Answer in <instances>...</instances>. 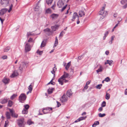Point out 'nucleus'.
<instances>
[{
    "label": "nucleus",
    "mask_w": 127,
    "mask_h": 127,
    "mask_svg": "<svg viewBox=\"0 0 127 127\" xmlns=\"http://www.w3.org/2000/svg\"><path fill=\"white\" fill-rule=\"evenodd\" d=\"M28 62H24L21 63L20 64V67H19V70L22 72L25 69V67L26 68L28 66Z\"/></svg>",
    "instance_id": "nucleus-1"
},
{
    "label": "nucleus",
    "mask_w": 127,
    "mask_h": 127,
    "mask_svg": "<svg viewBox=\"0 0 127 127\" xmlns=\"http://www.w3.org/2000/svg\"><path fill=\"white\" fill-rule=\"evenodd\" d=\"M18 124L20 127H24L26 122L24 121V119L22 118L17 120Z\"/></svg>",
    "instance_id": "nucleus-2"
},
{
    "label": "nucleus",
    "mask_w": 127,
    "mask_h": 127,
    "mask_svg": "<svg viewBox=\"0 0 127 127\" xmlns=\"http://www.w3.org/2000/svg\"><path fill=\"white\" fill-rule=\"evenodd\" d=\"M26 96L24 94H21L19 98L20 101L22 102V101L25 100L26 99Z\"/></svg>",
    "instance_id": "nucleus-3"
},
{
    "label": "nucleus",
    "mask_w": 127,
    "mask_h": 127,
    "mask_svg": "<svg viewBox=\"0 0 127 127\" xmlns=\"http://www.w3.org/2000/svg\"><path fill=\"white\" fill-rule=\"evenodd\" d=\"M65 2L64 0H59L57 3V5L59 7H61L63 6Z\"/></svg>",
    "instance_id": "nucleus-4"
},
{
    "label": "nucleus",
    "mask_w": 127,
    "mask_h": 127,
    "mask_svg": "<svg viewBox=\"0 0 127 127\" xmlns=\"http://www.w3.org/2000/svg\"><path fill=\"white\" fill-rule=\"evenodd\" d=\"M31 50V47H30V45L28 43L26 44L25 46V51L26 52L30 51Z\"/></svg>",
    "instance_id": "nucleus-5"
},
{
    "label": "nucleus",
    "mask_w": 127,
    "mask_h": 127,
    "mask_svg": "<svg viewBox=\"0 0 127 127\" xmlns=\"http://www.w3.org/2000/svg\"><path fill=\"white\" fill-rule=\"evenodd\" d=\"M50 109L52 110V108L51 107L47 108H46L43 109L42 110V111L44 114H47L49 113Z\"/></svg>",
    "instance_id": "nucleus-6"
},
{
    "label": "nucleus",
    "mask_w": 127,
    "mask_h": 127,
    "mask_svg": "<svg viewBox=\"0 0 127 127\" xmlns=\"http://www.w3.org/2000/svg\"><path fill=\"white\" fill-rule=\"evenodd\" d=\"M9 110L11 113V116L12 117L15 118H17L18 117V115L17 114L15 113L14 111L13 110V109H9Z\"/></svg>",
    "instance_id": "nucleus-7"
},
{
    "label": "nucleus",
    "mask_w": 127,
    "mask_h": 127,
    "mask_svg": "<svg viewBox=\"0 0 127 127\" xmlns=\"http://www.w3.org/2000/svg\"><path fill=\"white\" fill-rule=\"evenodd\" d=\"M67 98L65 95H64L60 99L61 102L63 103L65 102L67 100Z\"/></svg>",
    "instance_id": "nucleus-8"
},
{
    "label": "nucleus",
    "mask_w": 127,
    "mask_h": 127,
    "mask_svg": "<svg viewBox=\"0 0 127 127\" xmlns=\"http://www.w3.org/2000/svg\"><path fill=\"white\" fill-rule=\"evenodd\" d=\"M8 9L6 8L2 9L0 10V15H3L7 11Z\"/></svg>",
    "instance_id": "nucleus-9"
},
{
    "label": "nucleus",
    "mask_w": 127,
    "mask_h": 127,
    "mask_svg": "<svg viewBox=\"0 0 127 127\" xmlns=\"http://www.w3.org/2000/svg\"><path fill=\"white\" fill-rule=\"evenodd\" d=\"M68 76V74L66 73L65 72H64V74L61 77V79H63V80H64V79L67 78Z\"/></svg>",
    "instance_id": "nucleus-10"
},
{
    "label": "nucleus",
    "mask_w": 127,
    "mask_h": 127,
    "mask_svg": "<svg viewBox=\"0 0 127 127\" xmlns=\"http://www.w3.org/2000/svg\"><path fill=\"white\" fill-rule=\"evenodd\" d=\"M19 75L17 71H15L12 73L11 76V77L12 78L14 77Z\"/></svg>",
    "instance_id": "nucleus-11"
},
{
    "label": "nucleus",
    "mask_w": 127,
    "mask_h": 127,
    "mask_svg": "<svg viewBox=\"0 0 127 127\" xmlns=\"http://www.w3.org/2000/svg\"><path fill=\"white\" fill-rule=\"evenodd\" d=\"M58 16L59 14H53L50 16V17L54 19H57Z\"/></svg>",
    "instance_id": "nucleus-12"
},
{
    "label": "nucleus",
    "mask_w": 127,
    "mask_h": 127,
    "mask_svg": "<svg viewBox=\"0 0 127 127\" xmlns=\"http://www.w3.org/2000/svg\"><path fill=\"white\" fill-rule=\"evenodd\" d=\"M1 4H5L8 5L9 3V0H1Z\"/></svg>",
    "instance_id": "nucleus-13"
},
{
    "label": "nucleus",
    "mask_w": 127,
    "mask_h": 127,
    "mask_svg": "<svg viewBox=\"0 0 127 127\" xmlns=\"http://www.w3.org/2000/svg\"><path fill=\"white\" fill-rule=\"evenodd\" d=\"M3 82L5 84H7L9 83V79L8 78H4L2 80Z\"/></svg>",
    "instance_id": "nucleus-14"
},
{
    "label": "nucleus",
    "mask_w": 127,
    "mask_h": 127,
    "mask_svg": "<svg viewBox=\"0 0 127 127\" xmlns=\"http://www.w3.org/2000/svg\"><path fill=\"white\" fill-rule=\"evenodd\" d=\"M47 40L44 39L43 41L41 43V48L44 47L46 44V42L47 41Z\"/></svg>",
    "instance_id": "nucleus-15"
},
{
    "label": "nucleus",
    "mask_w": 127,
    "mask_h": 127,
    "mask_svg": "<svg viewBox=\"0 0 127 127\" xmlns=\"http://www.w3.org/2000/svg\"><path fill=\"white\" fill-rule=\"evenodd\" d=\"M105 7L104 6H103L102 7L101 9L99 12L98 14L100 15H102L104 13V10L105 9Z\"/></svg>",
    "instance_id": "nucleus-16"
},
{
    "label": "nucleus",
    "mask_w": 127,
    "mask_h": 127,
    "mask_svg": "<svg viewBox=\"0 0 127 127\" xmlns=\"http://www.w3.org/2000/svg\"><path fill=\"white\" fill-rule=\"evenodd\" d=\"M58 27L59 26L56 25L54 26L51 27V28L53 31H56V29H58Z\"/></svg>",
    "instance_id": "nucleus-17"
},
{
    "label": "nucleus",
    "mask_w": 127,
    "mask_h": 127,
    "mask_svg": "<svg viewBox=\"0 0 127 127\" xmlns=\"http://www.w3.org/2000/svg\"><path fill=\"white\" fill-rule=\"evenodd\" d=\"M77 17H78V18L77 13L76 12H74L73 15L72 17L73 18L71 19V20L73 21H74V20Z\"/></svg>",
    "instance_id": "nucleus-18"
},
{
    "label": "nucleus",
    "mask_w": 127,
    "mask_h": 127,
    "mask_svg": "<svg viewBox=\"0 0 127 127\" xmlns=\"http://www.w3.org/2000/svg\"><path fill=\"white\" fill-rule=\"evenodd\" d=\"M67 95L69 97H70L72 95V93L71 91L70 90H68L67 91Z\"/></svg>",
    "instance_id": "nucleus-19"
},
{
    "label": "nucleus",
    "mask_w": 127,
    "mask_h": 127,
    "mask_svg": "<svg viewBox=\"0 0 127 127\" xmlns=\"http://www.w3.org/2000/svg\"><path fill=\"white\" fill-rule=\"evenodd\" d=\"M85 15V13L84 11L82 10L80 11L79 12V15L80 17L84 16Z\"/></svg>",
    "instance_id": "nucleus-20"
},
{
    "label": "nucleus",
    "mask_w": 127,
    "mask_h": 127,
    "mask_svg": "<svg viewBox=\"0 0 127 127\" xmlns=\"http://www.w3.org/2000/svg\"><path fill=\"white\" fill-rule=\"evenodd\" d=\"M71 62H70L67 64L66 65L65 67V69L66 70H67L68 69L71 65Z\"/></svg>",
    "instance_id": "nucleus-21"
},
{
    "label": "nucleus",
    "mask_w": 127,
    "mask_h": 127,
    "mask_svg": "<svg viewBox=\"0 0 127 127\" xmlns=\"http://www.w3.org/2000/svg\"><path fill=\"white\" fill-rule=\"evenodd\" d=\"M8 101V99L6 98L3 99L1 101V103L2 104H4L6 103Z\"/></svg>",
    "instance_id": "nucleus-22"
},
{
    "label": "nucleus",
    "mask_w": 127,
    "mask_h": 127,
    "mask_svg": "<svg viewBox=\"0 0 127 127\" xmlns=\"http://www.w3.org/2000/svg\"><path fill=\"white\" fill-rule=\"evenodd\" d=\"M57 70V68L55 67H54L53 68V70L52 71H51V73L54 74V76L55 77V71H56Z\"/></svg>",
    "instance_id": "nucleus-23"
},
{
    "label": "nucleus",
    "mask_w": 127,
    "mask_h": 127,
    "mask_svg": "<svg viewBox=\"0 0 127 127\" xmlns=\"http://www.w3.org/2000/svg\"><path fill=\"white\" fill-rule=\"evenodd\" d=\"M58 81L61 85L63 84V79H61V77L58 79Z\"/></svg>",
    "instance_id": "nucleus-24"
},
{
    "label": "nucleus",
    "mask_w": 127,
    "mask_h": 127,
    "mask_svg": "<svg viewBox=\"0 0 127 127\" xmlns=\"http://www.w3.org/2000/svg\"><path fill=\"white\" fill-rule=\"evenodd\" d=\"M6 117L7 119H10V116L9 112H6Z\"/></svg>",
    "instance_id": "nucleus-25"
},
{
    "label": "nucleus",
    "mask_w": 127,
    "mask_h": 127,
    "mask_svg": "<svg viewBox=\"0 0 127 127\" xmlns=\"http://www.w3.org/2000/svg\"><path fill=\"white\" fill-rule=\"evenodd\" d=\"M53 0H46V2L48 5H50L51 4Z\"/></svg>",
    "instance_id": "nucleus-26"
},
{
    "label": "nucleus",
    "mask_w": 127,
    "mask_h": 127,
    "mask_svg": "<svg viewBox=\"0 0 127 127\" xmlns=\"http://www.w3.org/2000/svg\"><path fill=\"white\" fill-rule=\"evenodd\" d=\"M54 89V88H52L51 89H48V94H51L53 92V90Z\"/></svg>",
    "instance_id": "nucleus-27"
},
{
    "label": "nucleus",
    "mask_w": 127,
    "mask_h": 127,
    "mask_svg": "<svg viewBox=\"0 0 127 127\" xmlns=\"http://www.w3.org/2000/svg\"><path fill=\"white\" fill-rule=\"evenodd\" d=\"M58 40L57 37H56V39L55 41V43L54 46V47H56L58 44Z\"/></svg>",
    "instance_id": "nucleus-28"
},
{
    "label": "nucleus",
    "mask_w": 127,
    "mask_h": 127,
    "mask_svg": "<svg viewBox=\"0 0 127 127\" xmlns=\"http://www.w3.org/2000/svg\"><path fill=\"white\" fill-rule=\"evenodd\" d=\"M65 33V32L62 31L60 33V34L59 36V38H62L64 34Z\"/></svg>",
    "instance_id": "nucleus-29"
},
{
    "label": "nucleus",
    "mask_w": 127,
    "mask_h": 127,
    "mask_svg": "<svg viewBox=\"0 0 127 127\" xmlns=\"http://www.w3.org/2000/svg\"><path fill=\"white\" fill-rule=\"evenodd\" d=\"M102 68L101 66H100L99 68L97 70H96V71L97 73H98L99 72H101L102 71Z\"/></svg>",
    "instance_id": "nucleus-30"
},
{
    "label": "nucleus",
    "mask_w": 127,
    "mask_h": 127,
    "mask_svg": "<svg viewBox=\"0 0 127 127\" xmlns=\"http://www.w3.org/2000/svg\"><path fill=\"white\" fill-rule=\"evenodd\" d=\"M13 102L11 100H9L8 105V106L11 107L13 105Z\"/></svg>",
    "instance_id": "nucleus-31"
},
{
    "label": "nucleus",
    "mask_w": 127,
    "mask_h": 127,
    "mask_svg": "<svg viewBox=\"0 0 127 127\" xmlns=\"http://www.w3.org/2000/svg\"><path fill=\"white\" fill-rule=\"evenodd\" d=\"M10 48L9 47H7L5 48L4 50V52H8L10 49Z\"/></svg>",
    "instance_id": "nucleus-32"
},
{
    "label": "nucleus",
    "mask_w": 127,
    "mask_h": 127,
    "mask_svg": "<svg viewBox=\"0 0 127 127\" xmlns=\"http://www.w3.org/2000/svg\"><path fill=\"white\" fill-rule=\"evenodd\" d=\"M105 96L106 99H107L108 100L110 98V95L109 94L107 93H106Z\"/></svg>",
    "instance_id": "nucleus-33"
},
{
    "label": "nucleus",
    "mask_w": 127,
    "mask_h": 127,
    "mask_svg": "<svg viewBox=\"0 0 127 127\" xmlns=\"http://www.w3.org/2000/svg\"><path fill=\"white\" fill-rule=\"evenodd\" d=\"M32 83H31V84L28 87V89L29 90V91H32Z\"/></svg>",
    "instance_id": "nucleus-34"
},
{
    "label": "nucleus",
    "mask_w": 127,
    "mask_h": 127,
    "mask_svg": "<svg viewBox=\"0 0 127 127\" xmlns=\"http://www.w3.org/2000/svg\"><path fill=\"white\" fill-rule=\"evenodd\" d=\"M17 95L16 94H13L10 97V99L13 100L14 99L16 96Z\"/></svg>",
    "instance_id": "nucleus-35"
},
{
    "label": "nucleus",
    "mask_w": 127,
    "mask_h": 127,
    "mask_svg": "<svg viewBox=\"0 0 127 127\" xmlns=\"http://www.w3.org/2000/svg\"><path fill=\"white\" fill-rule=\"evenodd\" d=\"M46 13H51V9H47L46 10Z\"/></svg>",
    "instance_id": "nucleus-36"
},
{
    "label": "nucleus",
    "mask_w": 127,
    "mask_h": 127,
    "mask_svg": "<svg viewBox=\"0 0 127 127\" xmlns=\"http://www.w3.org/2000/svg\"><path fill=\"white\" fill-rule=\"evenodd\" d=\"M107 63L109 64L110 65H111V64L113 62V61L112 60H108L107 61Z\"/></svg>",
    "instance_id": "nucleus-37"
},
{
    "label": "nucleus",
    "mask_w": 127,
    "mask_h": 127,
    "mask_svg": "<svg viewBox=\"0 0 127 127\" xmlns=\"http://www.w3.org/2000/svg\"><path fill=\"white\" fill-rule=\"evenodd\" d=\"M28 111L27 110L24 109L22 111V113L24 114H26L28 113Z\"/></svg>",
    "instance_id": "nucleus-38"
},
{
    "label": "nucleus",
    "mask_w": 127,
    "mask_h": 127,
    "mask_svg": "<svg viewBox=\"0 0 127 127\" xmlns=\"http://www.w3.org/2000/svg\"><path fill=\"white\" fill-rule=\"evenodd\" d=\"M105 114H102L101 113H100L98 114V116L99 117H104L105 116Z\"/></svg>",
    "instance_id": "nucleus-39"
},
{
    "label": "nucleus",
    "mask_w": 127,
    "mask_h": 127,
    "mask_svg": "<svg viewBox=\"0 0 127 127\" xmlns=\"http://www.w3.org/2000/svg\"><path fill=\"white\" fill-rule=\"evenodd\" d=\"M102 86V85L101 84L98 85L96 87V88L97 89H101Z\"/></svg>",
    "instance_id": "nucleus-40"
},
{
    "label": "nucleus",
    "mask_w": 127,
    "mask_h": 127,
    "mask_svg": "<svg viewBox=\"0 0 127 127\" xmlns=\"http://www.w3.org/2000/svg\"><path fill=\"white\" fill-rule=\"evenodd\" d=\"M127 2V0H122L121 1V3L123 4L126 3Z\"/></svg>",
    "instance_id": "nucleus-41"
},
{
    "label": "nucleus",
    "mask_w": 127,
    "mask_h": 127,
    "mask_svg": "<svg viewBox=\"0 0 127 127\" xmlns=\"http://www.w3.org/2000/svg\"><path fill=\"white\" fill-rule=\"evenodd\" d=\"M39 7L38 5L37 4L35 8L34 9V10L35 11H37L39 10Z\"/></svg>",
    "instance_id": "nucleus-42"
},
{
    "label": "nucleus",
    "mask_w": 127,
    "mask_h": 127,
    "mask_svg": "<svg viewBox=\"0 0 127 127\" xmlns=\"http://www.w3.org/2000/svg\"><path fill=\"white\" fill-rule=\"evenodd\" d=\"M86 118V116L85 117H81L79 118L78 119L79 120V121L82 120H83L85 119Z\"/></svg>",
    "instance_id": "nucleus-43"
},
{
    "label": "nucleus",
    "mask_w": 127,
    "mask_h": 127,
    "mask_svg": "<svg viewBox=\"0 0 127 127\" xmlns=\"http://www.w3.org/2000/svg\"><path fill=\"white\" fill-rule=\"evenodd\" d=\"M36 53L40 55H41L43 53L42 51H39L38 50L36 52Z\"/></svg>",
    "instance_id": "nucleus-44"
},
{
    "label": "nucleus",
    "mask_w": 127,
    "mask_h": 127,
    "mask_svg": "<svg viewBox=\"0 0 127 127\" xmlns=\"http://www.w3.org/2000/svg\"><path fill=\"white\" fill-rule=\"evenodd\" d=\"M110 78L108 77H107L105 78L104 80L107 82H108L110 81Z\"/></svg>",
    "instance_id": "nucleus-45"
},
{
    "label": "nucleus",
    "mask_w": 127,
    "mask_h": 127,
    "mask_svg": "<svg viewBox=\"0 0 127 127\" xmlns=\"http://www.w3.org/2000/svg\"><path fill=\"white\" fill-rule=\"evenodd\" d=\"M50 30L48 28H47L44 30V32H50Z\"/></svg>",
    "instance_id": "nucleus-46"
},
{
    "label": "nucleus",
    "mask_w": 127,
    "mask_h": 127,
    "mask_svg": "<svg viewBox=\"0 0 127 127\" xmlns=\"http://www.w3.org/2000/svg\"><path fill=\"white\" fill-rule=\"evenodd\" d=\"M12 7H13V5L12 4H11L10 6L9 9L8 10V12H10L12 10Z\"/></svg>",
    "instance_id": "nucleus-47"
},
{
    "label": "nucleus",
    "mask_w": 127,
    "mask_h": 127,
    "mask_svg": "<svg viewBox=\"0 0 127 127\" xmlns=\"http://www.w3.org/2000/svg\"><path fill=\"white\" fill-rule=\"evenodd\" d=\"M24 107L27 110L29 107V106L28 104L25 105L24 106Z\"/></svg>",
    "instance_id": "nucleus-48"
},
{
    "label": "nucleus",
    "mask_w": 127,
    "mask_h": 127,
    "mask_svg": "<svg viewBox=\"0 0 127 127\" xmlns=\"http://www.w3.org/2000/svg\"><path fill=\"white\" fill-rule=\"evenodd\" d=\"M27 123L28 125H30L32 124H33V122L31 121H27Z\"/></svg>",
    "instance_id": "nucleus-49"
},
{
    "label": "nucleus",
    "mask_w": 127,
    "mask_h": 127,
    "mask_svg": "<svg viewBox=\"0 0 127 127\" xmlns=\"http://www.w3.org/2000/svg\"><path fill=\"white\" fill-rule=\"evenodd\" d=\"M106 106V102L105 101H103L101 104V106L102 107H104Z\"/></svg>",
    "instance_id": "nucleus-50"
},
{
    "label": "nucleus",
    "mask_w": 127,
    "mask_h": 127,
    "mask_svg": "<svg viewBox=\"0 0 127 127\" xmlns=\"http://www.w3.org/2000/svg\"><path fill=\"white\" fill-rule=\"evenodd\" d=\"M67 5L66 4L62 8L61 10V12L63 11L66 8Z\"/></svg>",
    "instance_id": "nucleus-51"
},
{
    "label": "nucleus",
    "mask_w": 127,
    "mask_h": 127,
    "mask_svg": "<svg viewBox=\"0 0 127 127\" xmlns=\"http://www.w3.org/2000/svg\"><path fill=\"white\" fill-rule=\"evenodd\" d=\"M8 121H7L5 122L4 124V127H6L8 125Z\"/></svg>",
    "instance_id": "nucleus-52"
},
{
    "label": "nucleus",
    "mask_w": 127,
    "mask_h": 127,
    "mask_svg": "<svg viewBox=\"0 0 127 127\" xmlns=\"http://www.w3.org/2000/svg\"><path fill=\"white\" fill-rule=\"evenodd\" d=\"M70 69L71 70L70 71V72L72 74H73L74 73V70L72 68H70Z\"/></svg>",
    "instance_id": "nucleus-53"
},
{
    "label": "nucleus",
    "mask_w": 127,
    "mask_h": 127,
    "mask_svg": "<svg viewBox=\"0 0 127 127\" xmlns=\"http://www.w3.org/2000/svg\"><path fill=\"white\" fill-rule=\"evenodd\" d=\"M27 36L28 37L29 36H30L32 35V33L31 32H28L27 33Z\"/></svg>",
    "instance_id": "nucleus-54"
},
{
    "label": "nucleus",
    "mask_w": 127,
    "mask_h": 127,
    "mask_svg": "<svg viewBox=\"0 0 127 127\" xmlns=\"http://www.w3.org/2000/svg\"><path fill=\"white\" fill-rule=\"evenodd\" d=\"M7 58V56H6V55H4V56H3L1 58L2 59L4 60V59H6Z\"/></svg>",
    "instance_id": "nucleus-55"
},
{
    "label": "nucleus",
    "mask_w": 127,
    "mask_h": 127,
    "mask_svg": "<svg viewBox=\"0 0 127 127\" xmlns=\"http://www.w3.org/2000/svg\"><path fill=\"white\" fill-rule=\"evenodd\" d=\"M103 110V108L102 107V106L100 107L99 109H98V111L99 112H101Z\"/></svg>",
    "instance_id": "nucleus-56"
},
{
    "label": "nucleus",
    "mask_w": 127,
    "mask_h": 127,
    "mask_svg": "<svg viewBox=\"0 0 127 127\" xmlns=\"http://www.w3.org/2000/svg\"><path fill=\"white\" fill-rule=\"evenodd\" d=\"M88 85H86L85 86L84 89H83V91H84V90H86L88 88Z\"/></svg>",
    "instance_id": "nucleus-57"
},
{
    "label": "nucleus",
    "mask_w": 127,
    "mask_h": 127,
    "mask_svg": "<svg viewBox=\"0 0 127 127\" xmlns=\"http://www.w3.org/2000/svg\"><path fill=\"white\" fill-rule=\"evenodd\" d=\"M110 31H107L106 32H105V34H104V35L106 36H107L108 34L109 33V32Z\"/></svg>",
    "instance_id": "nucleus-58"
},
{
    "label": "nucleus",
    "mask_w": 127,
    "mask_h": 127,
    "mask_svg": "<svg viewBox=\"0 0 127 127\" xmlns=\"http://www.w3.org/2000/svg\"><path fill=\"white\" fill-rule=\"evenodd\" d=\"M28 42H33V40L31 38H30L28 40Z\"/></svg>",
    "instance_id": "nucleus-59"
},
{
    "label": "nucleus",
    "mask_w": 127,
    "mask_h": 127,
    "mask_svg": "<svg viewBox=\"0 0 127 127\" xmlns=\"http://www.w3.org/2000/svg\"><path fill=\"white\" fill-rule=\"evenodd\" d=\"M57 106L58 107H59L60 106H61V104L58 101H57Z\"/></svg>",
    "instance_id": "nucleus-60"
},
{
    "label": "nucleus",
    "mask_w": 127,
    "mask_h": 127,
    "mask_svg": "<svg viewBox=\"0 0 127 127\" xmlns=\"http://www.w3.org/2000/svg\"><path fill=\"white\" fill-rule=\"evenodd\" d=\"M95 124V125H98L99 124V122L98 121H95V122L94 123Z\"/></svg>",
    "instance_id": "nucleus-61"
},
{
    "label": "nucleus",
    "mask_w": 127,
    "mask_h": 127,
    "mask_svg": "<svg viewBox=\"0 0 127 127\" xmlns=\"http://www.w3.org/2000/svg\"><path fill=\"white\" fill-rule=\"evenodd\" d=\"M127 7V3H126L123 6V8L124 9L126 8Z\"/></svg>",
    "instance_id": "nucleus-62"
},
{
    "label": "nucleus",
    "mask_w": 127,
    "mask_h": 127,
    "mask_svg": "<svg viewBox=\"0 0 127 127\" xmlns=\"http://www.w3.org/2000/svg\"><path fill=\"white\" fill-rule=\"evenodd\" d=\"M56 6V5L54 4V5H53L52 7L51 8L53 9H55V8Z\"/></svg>",
    "instance_id": "nucleus-63"
},
{
    "label": "nucleus",
    "mask_w": 127,
    "mask_h": 127,
    "mask_svg": "<svg viewBox=\"0 0 127 127\" xmlns=\"http://www.w3.org/2000/svg\"><path fill=\"white\" fill-rule=\"evenodd\" d=\"M90 82H91L90 81H87V82L86 85H89L90 84Z\"/></svg>",
    "instance_id": "nucleus-64"
}]
</instances>
